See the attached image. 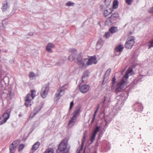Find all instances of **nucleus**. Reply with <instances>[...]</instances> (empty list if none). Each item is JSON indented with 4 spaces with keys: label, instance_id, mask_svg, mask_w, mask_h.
Here are the masks:
<instances>
[{
    "label": "nucleus",
    "instance_id": "f257e3e1",
    "mask_svg": "<svg viewBox=\"0 0 153 153\" xmlns=\"http://www.w3.org/2000/svg\"><path fill=\"white\" fill-rule=\"evenodd\" d=\"M81 57L77 59V63L79 68L81 69H85L87 66L91 65L93 64H96L97 61L95 56H91L88 59H81Z\"/></svg>",
    "mask_w": 153,
    "mask_h": 153
},
{
    "label": "nucleus",
    "instance_id": "f03ea898",
    "mask_svg": "<svg viewBox=\"0 0 153 153\" xmlns=\"http://www.w3.org/2000/svg\"><path fill=\"white\" fill-rule=\"evenodd\" d=\"M70 149V146L68 143V141L66 140H63L58 146L56 150V153H65L68 152Z\"/></svg>",
    "mask_w": 153,
    "mask_h": 153
},
{
    "label": "nucleus",
    "instance_id": "7ed1b4c3",
    "mask_svg": "<svg viewBox=\"0 0 153 153\" xmlns=\"http://www.w3.org/2000/svg\"><path fill=\"white\" fill-rule=\"evenodd\" d=\"M68 87V84H65L62 86L60 88L59 93L58 94H56L54 98L55 100H58L60 97L62 96L65 93L64 90L67 89Z\"/></svg>",
    "mask_w": 153,
    "mask_h": 153
},
{
    "label": "nucleus",
    "instance_id": "20e7f679",
    "mask_svg": "<svg viewBox=\"0 0 153 153\" xmlns=\"http://www.w3.org/2000/svg\"><path fill=\"white\" fill-rule=\"evenodd\" d=\"M134 38L133 36L129 37L125 44V47L127 49L131 48L134 44Z\"/></svg>",
    "mask_w": 153,
    "mask_h": 153
},
{
    "label": "nucleus",
    "instance_id": "39448f33",
    "mask_svg": "<svg viewBox=\"0 0 153 153\" xmlns=\"http://www.w3.org/2000/svg\"><path fill=\"white\" fill-rule=\"evenodd\" d=\"M49 85H46L43 86L41 89L40 94L41 97L43 98L46 97L48 94L49 90Z\"/></svg>",
    "mask_w": 153,
    "mask_h": 153
},
{
    "label": "nucleus",
    "instance_id": "423d86ee",
    "mask_svg": "<svg viewBox=\"0 0 153 153\" xmlns=\"http://www.w3.org/2000/svg\"><path fill=\"white\" fill-rule=\"evenodd\" d=\"M10 116V114L5 112L0 118V125L3 124L6 122Z\"/></svg>",
    "mask_w": 153,
    "mask_h": 153
},
{
    "label": "nucleus",
    "instance_id": "0eeeda50",
    "mask_svg": "<svg viewBox=\"0 0 153 153\" xmlns=\"http://www.w3.org/2000/svg\"><path fill=\"white\" fill-rule=\"evenodd\" d=\"M126 82L124 78H123L118 83V86L116 89V91L119 92L121 91V90L124 88V85Z\"/></svg>",
    "mask_w": 153,
    "mask_h": 153
},
{
    "label": "nucleus",
    "instance_id": "6e6552de",
    "mask_svg": "<svg viewBox=\"0 0 153 153\" xmlns=\"http://www.w3.org/2000/svg\"><path fill=\"white\" fill-rule=\"evenodd\" d=\"M76 119V110H75L73 113V116L69 121L68 123V126L71 127L74 124Z\"/></svg>",
    "mask_w": 153,
    "mask_h": 153
},
{
    "label": "nucleus",
    "instance_id": "1a4fd4ad",
    "mask_svg": "<svg viewBox=\"0 0 153 153\" xmlns=\"http://www.w3.org/2000/svg\"><path fill=\"white\" fill-rule=\"evenodd\" d=\"M33 99L30 94H28L27 95L25 102V105L27 107H28L31 105V101Z\"/></svg>",
    "mask_w": 153,
    "mask_h": 153
},
{
    "label": "nucleus",
    "instance_id": "9d476101",
    "mask_svg": "<svg viewBox=\"0 0 153 153\" xmlns=\"http://www.w3.org/2000/svg\"><path fill=\"white\" fill-rule=\"evenodd\" d=\"M90 73L89 71L87 70H86L83 72L82 75V82H87Z\"/></svg>",
    "mask_w": 153,
    "mask_h": 153
},
{
    "label": "nucleus",
    "instance_id": "9b49d317",
    "mask_svg": "<svg viewBox=\"0 0 153 153\" xmlns=\"http://www.w3.org/2000/svg\"><path fill=\"white\" fill-rule=\"evenodd\" d=\"M90 86L86 85H81L79 86V90L82 93H85L89 90Z\"/></svg>",
    "mask_w": 153,
    "mask_h": 153
},
{
    "label": "nucleus",
    "instance_id": "f8f14e48",
    "mask_svg": "<svg viewBox=\"0 0 153 153\" xmlns=\"http://www.w3.org/2000/svg\"><path fill=\"white\" fill-rule=\"evenodd\" d=\"M42 107L40 106H38L34 108L33 110V113H31L30 115V118H33L35 116L41 109Z\"/></svg>",
    "mask_w": 153,
    "mask_h": 153
},
{
    "label": "nucleus",
    "instance_id": "ddd939ff",
    "mask_svg": "<svg viewBox=\"0 0 153 153\" xmlns=\"http://www.w3.org/2000/svg\"><path fill=\"white\" fill-rule=\"evenodd\" d=\"M132 71L133 69L131 68H129L126 71L125 75L124 77L123 78H124V79H125L126 82L127 81V79L128 78L129 76L131 75V74Z\"/></svg>",
    "mask_w": 153,
    "mask_h": 153
},
{
    "label": "nucleus",
    "instance_id": "4468645a",
    "mask_svg": "<svg viewBox=\"0 0 153 153\" xmlns=\"http://www.w3.org/2000/svg\"><path fill=\"white\" fill-rule=\"evenodd\" d=\"M54 47L55 45L54 44L51 43H49L46 46V49L47 51L50 52L52 53L53 51L51 49L53 48Z\"/></svg>",
    "mask_w": 153,
    "mask_h": 153
},
{
    "label": "nucleus",
    "instance_id": "2eb2a0df",
    "mask_svg": "<svg viewBox=\"0 0 153 153\" xmlns=\"http://www.w3.org/2000/svg\"><path fill=\"white\" fill-rule=\"evenodd\" d=\"M112 11V9L107 8L104 10L103 14L105 17H106L109 14L111 13Z\"/></svg>",
    "mask_w": 153,
    "mask_h": 153
},
{
    "label": "nucleus",
    "instance_id": "dca6fc26",
    "mask_svg": "<svg viewBox=\"0 0 153 153\" xmlns=\"http://www.w3.org/2000/svg\"><path fill=\"white\" fill-rule=\"evenodd\" d=\"M111 69L110 68L108 69L104 75L103 80L102 82V83H104L105 80H107L108 79V77L109 76Z\"/></svg>",
    "mask_w": 153,
    "mask_h": 153
},
{
    "label": "nucleus",
    "instance_id": "f3484780",
    "mask_svg": "<svg viewBox=\"0 0 153 153\" xmlns=\"http://www.w3.org/2000/svg\"><path fill=\"white\" fill-rule=\"evenodd\" d=\"M123 45H119L116 47L115 51L117 52H121L123 51Z\"/></svg>",
    "mask_w": 153,
    "mask_h": 153
},
{
    "label": "nucleus",
    "instance_id": "a211bd4d",
    "mask_svg": "<svg viewBox=\"0 0 153 153\" xmlns=\"http://www.w3.org/2000/svg\"><path fill=\"white\" fill-rule=\"evenodd\" d=\"M119 14L118 13L115 12L112 13L110 17L114 21H115L119 17Z\"/></svg>",
    "mask_w": 153,
    "mask_h": 153
},
{
    "label": "nucleus",
    "instance_id": "6ab92c4d",
    "mask_svg": "<svg viewBox=\"0 0 153 153\" xmlns=\"http://www.w3.org/2000/svg\"><path fill=\"white\" fill-rule=\"evenodd\" d=\"M114 22V21H113L112 19L110 17H109L106 19L105 24L106 25L110 26L112 25Z\"/></svg>",
    "mask_w": 153,
    "mask_h": 153
},
{
    "label": "nucleus",
    "instance_id": "aec40b11",
    "mask_svg": "<svg viewBox=\"0 0 153 153\" xmlns=\"http://www.w3.org/2000/svg\"><path fill=\"white\" fill-rule=\"evenodd\" d=\"M39 145L40 143L39 142H36L32 146L31 149L34 151L36 150L39 147Z\"/></svg>",
    "mask_w": 153,
    "mask_h": 153
},
{
    "label": "nucleus",
    "instance_id": "412c9836",
    "mask_svg": "<svg viewBox=\"0 0 153 153\" xmlns=\"http://www.w3.org/2000/svg\"><path fill=\"white\" fill-rule=\"evenodd\" d=\"M109 30L111 33H113L117 31L118 28L117 27L113 26L109 28Z\"/></svg>",
    "mask_w": 153,
    "mask_h": 153
},
{
    "label": "nucleus",
    "instance_id": "4be33fe9",
    "mask_svg": "<svg viewBox=\"0 0 153 153\" xmlns=\"http://www.w3.org/2000/svg\"><path fill=\"white\" fill-rule=\"evenodd\" d=\"M16 146H14L13 144H11L10 146V152L11 153H14L16 150Z\"/></svg>",
    "mask_w": 153,
    "mask_h": 153
},
{
    "label": "nucleus",
    "instance_id": "5701e85b",
    "mask_svg": "<svg viewBox=\"0 0 153 153\" xmlns=\"http://www.w3.org/2000/svg\"><path fill=\"white\" fill-rule=\"evenodd\" d=\"M7 1L3 4L2 7L1 8L3 11H6L7 8Z\"/></svg>",
    "mask_w": 153,
    "mask_h": 153
},
{
    "label": "nucleus",
    "instance_id": "b1692460",
    "mask_svg": "<svg viewBox=\"0 0 153 153\" xmlns=\"http://www.w3.org/2000/svg\"><path fill=\"white\" fill-rule=\"evenodd\" d=\"M76 56V53H72L70 55L69 57L68 60L71 61L74 60Z\"/></svg>",
    "mask_w": 153,
    "mask_h": 153
},
{
    "label": "nucleus",
    "instance_id": "393cba45",
    "mask_svg": "<svg viewBox=\"0 0 153 153\" xmlns=\"http://www.w3.org/2000/svg\"><path fill=\"white\" fill-rule=\"evenodd\" d=\"M54 151L53 149L49 148L46 149L45 153H54Z\"/></svg>",
    "mask_w": 153,
    "mask_h": 153
},
{
    "label": "nucleus",
    "instance_id": "a878e982",
    "mask_svg": "<svg viewBox=\"0 0 153 153\" xmlns=\"http://www.w3.org/2000/svg\"><path fill=\"white\" fill-rule=\"evenodd\" d=\"M118 3L117 0H115L113 1V8L116 9L118 7Z\"/></svg>",
    "mask_w": 153,
    "mask_h": 153
},
{
    "label": "nucleus",
    "instance_id": "bb28decb",
    "mask_svg": "<svg viewBox=\"0 0 153 153\" xmlns=\"http://www.w3.org/2000/svg\"><path fill=\"white\" fill-rule=\"evenodd\" d=\"M100 127V126H96V128L93 131L92 133L97 135V133L99 131Z\"/></svg>",
    "mask_w": 153,
    "mask_h": 153
},
{
    "label": "nucleus",
    "instance_id": "cd10ccee",
    "mask_svg": "<svg viewBox=\"0 0 153 153\" xmlns=\"http://www.w3.org/2000/svg\"><path fill=\"white\" fill-rule=\"evenodd\" d=\"M29 77L31 79H33L34 77L36 76V75L33 72H31L29 74Z\"/></svg>",
    "mask_w": 153,
    "mask_h": 153
},
{
    "label": "nucleus",
    "instance_id": "c85d7f7f",
    "mask_svg": "<svg viewBox=\"0 0 153 153\" xmlns=\"http://www.w3.org/2000/svg\"><path fill=\"white\" fill-rule=\"evenodd\" d=\"M96 134H94L93 133H92V135L91 136L90 140L91 143H92L94 141L95 138Z\"/></svg>",
    "mask_w": 153,
    "mask_h": 153
},
{
    "label": "nucleus",
    "instance_id": "c756f323",
    "mask_svg": "<svg viewBox=\"0 0 153 153\" xmlns=\"http://www.w3.org/2000/svg\"><path fill=\"white\" fill-rule=\"evenodd\" d=\"M75 4L71 1H68L66 4V5L68 6H73Z\"/></svg>",
    "mask_w": 153,
    "mask_h": 153
},
{
    "label": "nucleus",
    "instance_id": "7c9ffc66",
    "mask_svg": "<svg viewBox=\"0 0 153 153\" xmlns=\"http://www.w3.org/2000/svg\"><path fill=\"white\" fill-rule=\"evenodd\" d=\"M31 96L33 98L36 96V91L35 90H31Z\"/></svg>",
    "mask_w": 153,
    "mask_h": 153
},
{
    "label": "nucleus",
    "instance_id": "2f4dec72",
    "mask_svg": "<svg viewBox=\"0 0 153 153\" xmlns=\"http://www.w3.org/2000/svg\"><path fill=\"white\" fill-rule=\"evenodd\" d=\"M7 19H5L2 21V24L3 27H4L7 24Z\"/></svg>",
    "mask_w": 153,
    "mask_h": 153
},
{
    "label": "nucleus",
    "instance_id": "473e14b6",
    "mask_svg": "<svg viewBox=\"0 0 153 153\" xmlns=\"http://www.w3.org/2000/svg\"><path fill=\"white\" fill-rule=\"evenodd\" d=\"M149 48H151L153 47V39L151 41H149Z\"/></svg>",
    "mask_w": 153,
    "mask_h": 153
},
{
    "label": "nucleus",
    "instance_id": "72a5a7b5",
    "mask_svg": "<svg viewBox=\"0 0 153 153\" xmlns=\"http://www.w3.org/2000/svg\"><path fill=\"white\" fill-rule=\"evenodd\" d=\"M24 147V145L23 144H20L19 146V151L22 149Z\"/></svg>",
    "mask_w": 153,
    "mask_h": 153
},
{
    "label": "nucleus",
    "instance_id": "f704fd0d",
    "mask_svg": "<svg viewBox=\"0 0 153 153\" xmlns=\"http://www.w3.org/2000/svg\"><path fill=\"white\" fill-rule=\"evenodd\" d=\"M19 144V141L18 140H15L11 144L14 146H16L18 145Z\"/></svg>",
    "mask_w": 153,
    "mask_h": 153
},
{
    "label": "nucleus",
    "instance_id": "c9c22d12",
    "mask_svg": "<svg viewBox=\"0 0 153 153\" xmlns=\"http://www.w3.org/2000/svg\"><path fill=\"white\" fill-rule=\"evenodd\" d=\"M132 2V0H126V3L128 5H131V4Z\"/></svg>",
    "mask_w": 153,
    "mask_h": 153
},
{
    "label": "nucleus",
    "instance_id": "e433bc0d",
    "mask_svg": "<svg viewBox=\"0 0 153 153\" xmlns=\"http://www.w3.org/2000/svg\"><path fill=\"white\" fill-rule=\"evenodd\" d=\"M110 33L109 32H107L105 33L104 35V36L106 38H108L110 37Z\"/></svg>",
    "mask_w": 153,
    "mask_h": 153
},
{
    "label": "nucleus",
    "instance_id": "4c0bfd02",
    "mask_svg": "<svg viewBox=\"0 0 153 153\" xmlns=\"http://www.w3.org/2000/svg\"><path fill=\"white\" fill-rule=\"evenodd\" d=\"M115 81H116V79L115 78V77H114L112 80V85H114L115 83Z\"/></svg>",
    "mask_w": 153,
    "mask_h": 153
},
{
    "label": "nucleus",
    "instance_id": "58836bf2",
    "mask_svg": "<svg viewBox=\"0 0 153 153\" xmlns=\"http://www.w3.org/2000/svg\"><path fill=\"white\" fill-rule=\"evenodd\" d=\"M85 140V135L84 134L82 140V144L83 145L84 143Z\"/></svg>",
    "mask_w": 153,
    "mask_h": 153
},
{
    "label": "nucleus",
    "instance_id": "ea45409f",
    "mask_svg": "<svg viewBox=\"0 0 153 153\" xmlns=\"http://www.w3.org/2000/svg\"><path fill=\"white\" fill-rule=\"evenodd\" d=\"M73 105H74V102L73 101H72L71 102L70 104V108H69L70 110L72 108Z\"/></svg>",
    "mask_w": 153,
    "mask_h": 153
},
{
    "label": "nucleus",
    "instance_id": "a19ab883",
    "mask_svg": "<svg viewBox=\"0 0 153 153\" xmlns=\"http://www.w3.org/2000/svg\"><path fill=\"white\" fill-rule=\"evenodd\" d=\"M148 12L150 13H152L153 12V7L149 9L148 10Z\"/></svg>",
    "mask_w": 153,
    "mask_h": 153
},
{
    "label": "nucleus",
    "instance_id": "79ce46f5",
    "mask_svg": "<svg viewBox=\"0 0 153 153\" xmlns=\"http://www.w3.org/2000/svg\"><path fill=\"white\" fill-rule=\"evenodd\" d=\"M95 117H96L95 115H94V117L92 120V122H93L94 121V120L95 118Z\"/></svg>",
    "mask_w": 153,
    "mask_h": 153
},
{
    "label": "nucleus",
    "instance_id": "37998d69",
    "mask_svg": "<svg viewBox=\"0 0 153 153\" xmlns=\"http://www.w3.org/2000/svg\"><path fill=\"white\" fill-rule=\"evenodd\" d=\"M56 65H61V64L60 63L57 62L56 63Z\"/></svg>",
    "mask_w": 153,
    "mask_h": 153
},
{
    "label": "nucleus",
    "instance_id": "c03bdc74",
    "mask_svg": "<svg viewBox=\"0 0 153 153\" xmlns=\"http://www.w3.org/2000/svg\"><path fill=\"white\" fill-rule=\"evenodd\" d=\"M99 107H98L97 110L95 111V113H94V115H96V114L97 112V110L98 109H99Z\"/></svg>",
    "mask_w": 153,
    "mask_h": 153
},
{
    "label": "nucleus",
    "instance_id": "a18cd8bd",
    "mask_svg": "<svg viewBox=\"0 0 153 153\" xmlns=\"http://www.w3.org/2000/svg\"><path fill=\"white\" fill-rule=\"evenodd\" d=\"M72 51H74V52H75L76 51V50L75 49H72Z\"/></svg>",
    "mask_w": 153,
    "mask_h": 153
},
{
    "label": "nucleus",
    "instance_id": "49530a36",
    "mask_svg": "<svg viewBox=\"0 0 153 153\" xmlns=\"http://www.w3.org/2000/svg\"><path fill=\"white\" fill-rule=\"evenodd\" d=\"M9 95L10 96H11L12 95V94L11 92H10L9 93Z\"/></svg>",
    "mask_w": 153,
    "mask_h": 153
},
{
    "label": "nucleus",
    "instance_id": "de8ad7c7",
    "mask_svg": "<svg viewBox=\"0 0 153 153\" xmlns=\"http://www.w3.org/2000/svg\"><path fill=\"white\" fill-rule=\"evenodd\" d=\"M19 117H20L21 116V115L20 114H19Z\"/></svg>",
    "mask_w": 153,
    "mask_h": 153
},
{
    "label": "nucleus",
    "instance_id": "09e8293b",
    "mask_svg": "<svg viewBox=\"0 0 153 153\" xmlns=\"http://www.w3.org/2000/svg\"><path fill=\"white\" fill-rule=\"evenodd\" d=\"M14 10H14V9L13 10V11H14V12H15V11Z\"/></svg>",
    "mask_w": 153,
    "mask_h": 153
},
{
    "label": "nucleus",
    "instance_id": "8fccbe9b",
    "mask_svg": "<svg viewBox=\"0 0 153 153\" xmlns=\"http://www.w3.org/2000/svg\"><path fill=\"white\" fill-rule=\"evenodd\" d=\"M1 51V50L0 49V52Z\"/></svg>",
    "mask_w": 153,
    "mask_h": 153
}]
</instances>
